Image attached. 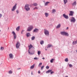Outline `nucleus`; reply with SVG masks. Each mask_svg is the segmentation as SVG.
<instances>
[{"instance_id": "obj_1", "label": "nucleus", "mask_w": 77, "mask_h": 77, "mask_svg": "<svg viewBox=\"0 0 77 77\" xmlns=\"http://www.w3.org/2000/svg\"><path fill=\"white\" fill-rule=\"evenodd\" d=\"M60 34L61 35H63V36H69L68 33L65 31H62L60 32Z\"/></svg>"}, {"instance_id": "obj_2", "label": "nucleus", "mask_w": 77, "mask_h": 77, "mask_svg": "<svg viewBox=\"0 0 77 77\" xmlns=\"http://www.w3.org/2000/svg\"><path fill=\"white\" fill-rule=\"evenodd\" d=\"M32 47H33V46L31 44H30L29 46V48L28 53H29V54H30L31 55L34 54L35 53V51H33V52L32 53H31L29 51V50H30V48H32Z\"/></svg>"}, {"instance_id": "obj_3", "label": "nucleus", "mask_w": 77, "mask_h": 77, "mask_svg": "<svg viewBox=\"0 0 77 77\" xmlns=\"http://www.w3.org/2000/svg\"><path fill=\"white\" fill-rule=\"evenodd\" d=\"M29 4H26L25 5V9L26 11H29L30 10V8H29Z\"/></svg>"}, {"instance_id": "obj_4", "label": "nucleus", "mask_w": 77, "mask_h": 77, "mask_svg": "<svg viewBox=\"0 0 77 77\" xmlns=\"http://www.w3.org/2000/svg\"><path fill=\"white\" fill-rule=\"evenodd\" d=\"M33 29V26L32 25H30L27 28V32H30Z\"/></svg>"}, {"instance_id": "obj_5", "label": "nucleus", "mask_w": 77, "mask_h": 77, "mask_svg": "<svg viewBox=\"0 0 77 77\" xmlns=\"http://www.w3.org/2000/svg\"><path fill=\"white\" fill-rule=\"evenodd\" d=\"M44 32L45 35L47 36H49V31L48 30L45 29H44Z\"/></svg>"}, {"instance_id": "obj_6", "label": "nucleus", "mask_w": 77, "mask_h": 77, "mask_svg": "<svg viewBox=\"0 0 77 77\" xmlns=\"http://www.w3.org/2000/svg\"><path fill=\"white\" fill-rule=\"evenodd\" d=\"M76 21V20L74 17H72L70 19V22L71 23H74Z\"/></svg>"}, {"instance_id": "obj_7", "label": "nucleus", "mask_w": 77, "mask_h": 77, "mask_svg": "<svg viewBox=\"0 0 77 77\" xmlns=\"http://www.w3.org/2000/svg\"><path fill=\"white\" fill-rule=\"evenodd\" d=\"M20 46V42L18 41L16 43V47L17 48H18Z\"/></svg>"}, {"instance_id": "obj_8", "label": "nucleus", "mask_w": 77, "mask_h": 77, "mask_svg": "<svg viewBox=\"0 0 77 77\" xmlns=\"http://www.w3.org/2000/svg\"><path fill=\"white\" fill-rule=\"evenodd\" d=\"M17 4H15L14 5L13 7L11 9L12 11H14L16 9V8H17Z\"/></svg>"}, {"instance_id": "obj_9", "label": "nucleus", "mask_w": 77, "mask_h": 77, "mask_svg": "<svg viewBox=\"0 0 77 77\" xmlns=\"http://www.w3.org/2000/svg\"><path fill=\"white\" fill-rule=\"evenodd\" d=\"M63 17L64 18H65L66 19H68L69 18V17H68V16L67 15H66L65 14H63Z\"/></svg>"}, {"instance_id": "obj_10", "label": "nucleus", "mask_w": 77, "mask_h": 77, "mask_svg": "<svg viewBox=\"0 0 77 77\" xmlns=\"http://www.w3.org/2000/svg\"><path fill=\"white\" fill-rule=\"evenodd\" d=\"M52 69L51 70H49L47 72H46V73H49L50 72H51V74H52L53 73H54V72L52 71Z\"/></svg>"}, {"instance_id": "obj_11", "label": "nucleus", "mask_w": 77, "mask_h": 77, "mask_svg": "<svg viewBox=\"0 0 77 77\" xmlns=\"http://www.w3.org/2000/svg\"><path fill=\"white\" fill-rule=\"evenodd\" d=\"M12 34L14 35V39H16V34H15V32L14 31L12 32Z\"/></svg>"}, {"instance_id": "obj_12", "label": "nucleus", "mask_w": 77, "mask_h": 77, "mask_svg": "<svg viewBox=\"0 0 77 77\" xmlns=\"http://www.w3.org/2000/svg\"><path fill=\"white\" fill-rule=\"evenodd\" d=\"M9 57L10 59H13L14 58V55L12 54H9Z\"/></svg>"}, {"instance_id": "obj_13", "label": "nucleus", "mask_w": 77, "mask_h": 77, "mask_svg": "<svg viewBox=\"0 0 77 77\" xmlns=\"http://www.w3.org/2000/svg\"><path fill=\"white\" fill-rule=\"evenodd\" d=\"M39 31V29L37 28H35L33 30V32H35V33H37Z\"/></svg>"}, {"instance_id": "obj_14", "label": "nucleus", "mask_w": 77, "mask_h": 77, "mask_svg": "<svg viewBox=\"0 0 77 77\" xmlns=\"http://www.w3.org/2000/svg\"><path fill=\"white\" fill-rule=\"evenodd\" d=\"M51 47H53V45L51 44H48L47 45V48H51Z\"/></svg>"}, {"instance_id": "obj_15", "label": "nucleus", "mask_w": 77, "mask_h": 77, "mask_svg": "<svg viewBox=\"0 0 77 77\" xmlns=\"http://www.w3.org/2000/svg\"><path fill=\"white\" fill-rule=\"evenodd\" d=\"M73 14H74V11H70V14H69V15L70 16H73Z\"/></svg>"}, {"instance_id": "obj_16", "label": "nucleus", "mask_w": 77, "mask_h": 77, "mask_svg": "<svg viewBox=\"0 0 77 77\" xmlns=\"http://www.w3.org/2000/svg\"><path fill=\"white\" fill-rule=\"evenodd\" d=\"M72 6H76V5H77V2L75 1L72 4Z\"/></svg>"}, {"instance_id": "obj_17", "label": "nucleus", "mask_w": 77, "mask_h": 77, "mask_svg": "<svg viewBox=\"0 0 77 77\" xmlns=\"http://www.w3.org/2000/svg\"><path fill=\"white\" fill-rule=\"evenodd\" d=\"M35 64H33L32 66H30V69H33L35 68Z\"/></svg>"}, {"instance_id": "obj_18", "label": "nucleus", "mask_w": 77, "mask_h": 77, "mask_svg": "<svg viewBox=\"0 0 77 77\" xmlns=\"http://www.w3.org/2000/svg\"><path fill=\"white\" fill-rule=\"evenodd\" d=\"M61 25L60 24H59L56 27L57 29H59Z\"/></svg>"}, {"instance_id": "obj_19", "label": "nucleus", "mask_w": 77, "mask_h": 77, "mask_svg": "<svg viewBox=\"0 0 77 77\" xmlns=\"http://www.w3.org/2000/svg\"><path fill=\"white\" fill-rule=\"evenodd\" d=\"M31 36V35H30V33H27L26 34V36L27 37H29V36Z\"/></svg>"}, {"instance_id": "obj_20", "label": "nucleus", "mask_w": 77, "mask_h": 77, "mask_svg": "<svg viewBox=\"0 0 77 77\" xmlns=\"http://www.w3.org/2000/svg\"><path fill=\"white\" fill-rule=\"evenodd\" d=\"M50 3V2H45V6H48V4Z\"/></svg>"}, {"instance_id": "obj_21", "label": "nucleus", "mask_w": 77, "mask_h": 77, "mask_svg": "<svg viewBox=\"0 0 77 77\" xmlns=\"http://www.w3.org/2000/svg\"><path fill=\"white\" fill-rule=\"evenodd\" d=\"M63 2H64V4L65 5L68 2V0H63Z\"/></svg>"}, {"instance_id": "obj_22", "label": "nucleus", "mask_w": 77, "mask_h": 77, "mask_svg": "<svg viewBox=\"0 0 77 77\" xmlns=\"http://www.w3.org/2000/svg\"><path fill=\"white\" fill-rule=\"evenodd\" d=\"M56 12V10H55V9H54L52 10V13H55Z\"/></svg>"}, {"instance_id": "obj_23", "label": "nucleus", "mask_w": 77, "mask_h": 77, "mask_svg": "<svg viewBox=\"0 0 77 77\" xmlns=\"http://www.w3.org/2000/svg\"><path fill=\"white\" fill-rule=\"evenodd\" d=\"M33 5L34 6H37L38 4L37 3H34L33 4Z\"/></svg>"}, {"instance_id": "obj_24", "label": "nucleus", "mask_w": 77, "mask_h": 77, "mask_svg": "<svg viewBox=\"0 0 77 77\" xmlns=\"http://www.w3.org/2000/svg\"><path fill=\"white\" fill-rule=\"evenodd\" d=\"M45 16L46 17H47L48 16V13H45Z\"/></svg>"}, {"instance_id": "obj_25", "label": "nucleus", "mask_w": 77, "mask_h": 77, "mask_svg": "<svg viewBox=\"0 0 77 77\" xmlns=\"http://www.w3.org/2000/svg\"><path fill=\"white\" fill-rule=\"evenodd\" d=\"M55 59H52L50 60V62L51 63H53V61H54Z\"/></svg>"}, {"instance_id": "obj_26", "label": "nucleus", "mask_w": 77, "mask_h": 77, "mask_svg": "<svg viewBox=\"0 0 77 77\" xmlns=\"http://www.w3.org/2000/svg\"><path fill=\"white\" fill-rule=\"evenodd\" d=\"M41 51H38V56H39L40 55V54H41Z\"/></svg>"}, {"instance_id": "obj_27", "label": "nucleus", "mask_w": 77, "mask_h": 77, "mask_svg": "<svg viewBox=\"0 0 77 77\" xmlns=\"http://www.w3.org/2000/svg\"><path fill=\"white\" fill-rule=\"evenodd\" d=\"M42 63H40L38 65V66L39 67H41V65H42Z\"/></svg>"}, {"instance_id": "obj_28", "label": "nucleus", "mask_w": 77, "mask_h": 77, "mask_svg": "<svg viewBox=\"0 0 77 77\" xmlns=\"http://www.w3.org/2000/svg\"><path fill=\"white\" fill-rule=\"evenodd\" d=\"M19 29H20V26H18L16 29V30H17V31H19Z\"/></svg>"}, {"instance_id": "obj_29", "label": "nucleus", "mask_w": 77, "mask_h": 77, "mask_svg": "<svg viewBox=\"0 0 77 77\" xmlns=\"http://www.w3.org/2000/svg\"><path fill=\"white\" fill-rule=\"evenodd\" d=\"M35 36H33L31 38L32 40H35Z\"/></svg>"}, {"instance_id": "obj_30", "label": "nucleus", "mask_w": 77, "mask_h": 77, "mask_svg": "<svg viewBox=\"0 0 77 77\" xmlns=\"http://www.w3.org/2000/svg\"><path fill=\"white\" fill-rule=\"evenodd\" d=\"M65 62H68V58H66L65 59Z\"/></svg>"}, {"instance_id": "obj_31", "label": "nucleus", "mask_w": 77, "mask_h": 77, "mask_svg": "<svg viewBox=\"0 0 77 77\" xmlns=\"http://www.w3.org/2000/svg\"><path fill=\"white\" fill-rule=\"evenodd\" d=\"M44 44V41H41L40 42V44H41V45H42V44Z\"/></svg>"}, {"instance_id": "obj_32", "label": "nucleus", "mask_w": 77, "mask_h": 77, "mask_svg": "<svg viewBox=\"0 0 77 77\" xmlns=\"http://www.w3.org/2000/svg\"><path fill=\"white\" fill-rule=\"evenodd\" d=\"M76 42H75V41H73L72 42V44L73 45H75V44H76Z\"/></svg>"}, {"instance_id": "obj_33", "label": "nucleus", "mask_w": 77, "mask_h": 77, "mask_svg": "<svg viewBox=\"0 0 77 77\" xmlns=\"http://www.w3.org/2000/svg\"><path fill=\"white\" fill-rule=\"evenodd\" d=\"M3 50H4V48L2 47H1V51H3Z\"/></svg>"}, {"instance_id": "obj_34", "label": "nucleus", "mask_w": 77, "mask_h": 77, "mask_svg": "<svg viewBox=\"0 0 77 77\" xmlns=\"http://www.w3.org/2000/svg\"><path fill=\"white\" fill-rule=\"evenodd\" d=\"M8 73L9 74H12V72L11 70H10L8 71Z\"/></svg>"}, {"instance_id": "obj_35", "label": "nucleus", "mask_w": 77, "mask_h": 77, "mask_svg": "<svg viewBox=\"0 0 77 77\" xmlns=\"http://www.w3.org/2000/svg\"><path fill=\"white\" fill-rule=\"evenodd\" d=\"M44 68V66H42V67H41V70H42V69H43Z\"/></svg>"}, {"instance_id": "obj_36", "label": "nucleus", "mask_w": 77, "mask_h": 77, "mask_svg": "<svg viewBox=\"0 0 77 77\" xmlns=\"http://www.w3.org/2000/svg\"><path fill=\"white\" fill-rule=\"evenodd\" d=\"M69 66L70 68H71V67H72V64H69Z\"/></svg>"}, {"instance_id": "obj_37", "label": "nucleus", "mask_w": 77, "mask_h": 77, "mask_svg": "<svg viewBox=\"0 0 77 77\" xmlns=\"http://www.w3.org/2000/svg\"><path fill=\"white\" fill-rule=\"evenodd\" d=\"M49 68H50V67H49V66H47L46 67V69H49Z\"/></svg>"}, {"instance_id": "obj_38", "label": "nucleus", "mask_w": 77, "mask_h": 77, "mask_svg": "<svg viewBox=\"0 0 77 77\" xmlns=\"http://www.w3.org/2000/svg\"><path fill=\"white\" fill-rule=\"evenodd\" d=\"M34 60H38V59H39V58H38L36 57L34 58Z\"/></svg>"}, {"instance_id": "obj_39", "label": "nucleus", "mask_w": 77, "mask_h": 77, "mask_svg": "<svg viewBox=\"0 0 77 77\" xmlns=\"http://www.w3.org/2000/svg\"><path fill=\"white\" fill-rule=\"evenodd\" d=\"M16 12H17V14H19V11H18V10H17L16 11Z\"/></svg>"}, {"instance_id": "obj_40", "label": "nucleus", "mask_w": 77, "mask_h": 77, "mask_svg": "<svg viewBox=\"0 0 77 77\" xmlns=\"http://www.w3.org/2000/svg\"><path fill=\"white\" fill-rule=\"evenodd\" d=\"M24 32V30H23L21 32V34H23V32Z\"/></svg>"}, {"instance_id": "obj_41", "label": "nucleus", "mask_w": 77, "mask_h": 77, "mask_svg": "<svg viewBox=\"0 0 77 77\" xmlns=\"http://www.w3.org/2000/svg\"><path fill=\"white\" fill-rule=\"evenodd\" d=\"M35 9H39V8H38V7H35Z\"/></svg>"}, {"instance_id": "obj_42", "label": "nucleus", "mask_w": 77, "mask_h": 77, "mask_svg": "<svg viewBox=\"0 0 77 77\" xmlns=\"http://www.w3.org/2000/svg\"><path fill=\"white\" fill-rule=\"evenodd\" d=\"M2 17V14H0V18Z\"/></svg>"}, {"instance_id": "obj_43", "label": "nucleus", "mask_w": 77, "mask_h": 77, "mask_svg": "<svg viewBox=\"0 0 77 77\" xmlns=\"http://www.w3.org/2000/svg\"><path fill=\"white\" fill-rule=\"evenodd\" d=\"M38 74H40V73H41V72H40V71H38Z\"/></svg>"}, {"instance_id": "obj_44", "label": "nucleus", "mask_w": 77, "mask_h": 77, "mask_svg": "<svg viewBox=\"0 0 77 77\" xmlns=\"http://www.w3.org/2000/svg\"><path fill=\"white\" fill-rule=\"evenodd\" d=\"M69 29V27H67L66 28V30H68Z\"/></svg>"}, {"instance_id": "obj_45", "label": "nucleus", "mask_w": 77, "mask_h": 77, "mask_svg": "<svg viewBox=\"0 0 77 77\" xmlns=\"http://www.w3.org/2000/svg\"><path fill=\"white\" fill-rule=\"evenodd\" d=\"M21 69V68H18L17 69L18 70V69Z\"/></svg>"}, {"instance_id": "obj_46", "label": "nucleus", "mask_w": 77, "mask_h": 77, "mask_svg": "<svg viewBox=\"0 0 77 77\" xmlns=\"http://www.w3.org/2000/svg\"><path fill=\"white\" fill-rule=\"evenodd\" d=\"M33 10H35V8H33Z\"/></svg>"}, {"instance_id": "obj_47", "label": "nucleus", "mask_w": 77, "mask_h": 77, "mask_svg": "<svg viewBox=\"0 0 77 77\" xmlns=\"http://www.w3.org/2000/svg\"><path fill=\"white\" fill-rule=\"evenodd\" d=\"M75 42L76 44H77V40L76 41H75Z\"/></svg>"}, {"instance_id": "obj_48", "label": "nucleus", "mask_w": 77, "mask_h": 77, "mask_svg": "<svg viewBox=\"0 0 77 77\" xmlns=\"http://www.w3.org/2000/svg\"><path fill=\"white\" fill-rule=\"evenodd\" d=\"M42 59H45V58H44V57H43V58H42Z\"/></svg>"}, {"instance_id": "obj_49", "label": "nucleus", "mask_w": 77, "mask_h": 77, "mask_svg": "<svg viewBox=\"0 0 77 77\" xmlns=\"http://www.w3.org/2000/svg\"><path fill=\"white\" fill-rule=\"evenodd\" d=\"M45 50H47V49H45Z\"/></svg>"}, {"instance_id": "obj_50", "label": "nucleus", "mask_w": 77, "mask_h": 77, "mask_svg": "<svg viewBox=\"0 0 77 77\" xmlns=\"http://www.w3.org/2000/svg\"><path fill=\"white\" fill-rule=\"evenodd\" d=\"M76 51L77 52V50H76Z\"/></svg>"}, {"instance_id": "obj_51", "label": "nucleus", "mask_w": 77, "mask_h": 77, "mask_svg": "<svg viewBox=\"0 0 77 77\" xmlns=\"http://www.w3.org/2000/svg\"><path fill=\"white\" fill-rule=\"evenodd\" d=\"M31 74H32V72Z\"/></svg>"}, {"instance_id": "obj_52", "label": "nucleus", "mask_w": 77, "mask_h": 77, "mask_svg": "<svg viewBox=\"0 0 77 77\" xmlns=\"http://www.w3.org/2000/svg\"><path fill=\"white\" fill-rule=\"evenodd\" d=\"M1 32V30H0V32Z\"/></svg>"}]
</instances>
